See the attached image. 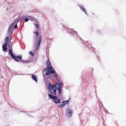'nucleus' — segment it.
I'll use <instances>...</instances> for the list:
<instances>
[{"instance_id": "nucleus-8", "label": "nucleus", "mask_w": 126, "mask_h": 126, "mask_svg": "<svg viewBox=\"0 0 126 126\" xmlns=\"http://www.w3.org/2000/svg\"><path fill=\"white\" fill-rule=\"evenodd\" d=\"M32 78L33 80L35 81L36 83L37 82V80L36 76L35 75H32Z\"/></svg>"}, {"instance_id": "nucleus-23", "label": "nucleus", "mask_w": 126, "mask_h": 126, "mask_svg": "<svg viewBox=\"0 0 126 126\" xmlns=\"http://www.w3.org/2000/svg\"><path fill=\"white\" fill-rule=\"evenodd\" d=\"M13 37V36L12 35V33L11 34V35L10 36V40H11V39Z\"/></svg>"}, {"instance_id": "nucleus-25", "label": "nucleus", "mask_w": 126, "mask_h": 126, "mask_svg": "<svg viewBox=\"0 0 126 126\" xmlns=\"http://www.w3.org/2000/svg\"><path fill=\"white\" fill-rule=\"evenodd\" d=\"M48 78L50 79H51V76H49L48 77Z\"/></svg>"}, {"instance_id": "nucleus-9", "label": "nucleus", "mask_w": 126, "mask_h": 126, "mask_svg": "<svg viewBox=\"0 0 126 126\" xmlns=\"http://www.w3.org/2000/svg\"><path fill=\"white\" fill-rule=\"evenodd\" d=\"M48 60L46 62V64L47 66H51L50 63L49 62V59L48 57Z\"/></svg>"}, {"instance_id": "nucleus-14", "label": "nucleus", "mask_w": 126, "mask_h": 126, "mask_svg": "<svg viewBox=\"0 0 126 126\" xmlns=\"http://www.w3.org/2000/svg\"><path fill=\"white\" fill-rule=\"evenodd\" d=\"M8 46L10 48H12V45L11 44V43H9L8 44Z\"/></svg>"}, {"instance_id": "nucleus-12", "label": "nucleus", "mask_w": 126, "mask_h": 126, "mask_svg": "<svg viewBox=\"0 0 126 126\" xmlns=\"http://www.w3.org/2000/svg\"><path fill=\"white\" fill-rule=\"evenodd\" d=\"M65 105V104L63 103V104L59 105L58 107L59 108H63Z\"/></svg>"}, {"instance_id": "nucleus-11", "label": "nucleus", "mask_w": 126, "mask_h": 126, "mask_svg": "<svg viewBox=\"0 0 126 126\" xmlns=\"http://www.w3.org/2000/svg\"><path fill=\"white\" fill-rule=\"evenodd\" d=\"M72 111L71 110H68V113L70 115V116H71L72 113Z\"/></svg>"}, {"instance_id": "nucleus-20", "label": "nucleus", "mask_w": 126, "mask_h": 126, "mask_svg": "<svg viewBox=\"0 0 126 126\" xmlns=\"http://www.w3.org/2000/svg\"><path fill=\"white\" fill-rule=\"evenodd\" d=\"M35 25L37 28H38L39 27V25L37 24H35Z\"/></svg>"}, {"instance_id": "nucleus-24", "label": "nucleus", "mask_w": 126, "mask_h": 126, "mask_svg": "<svg viewBox=\"0 0 126 126\" xmlns=\"http://www.w3.org/2000/svg\"><path fill=\"white\" fill-rule=\"evenodd\" d=\"M88 43V42H87V41H86V42H85V45L86 46H88V45H86V43Z\"/></svg>"}, {"instance_id": "nucleus-6", "label": "nucleus", "mask_w": 126, "mask_h": 126, "mask_svg": "<svg viewBox=\"0 0 126 126\" xmlns=\"http://www.w3.org/2000/svg\"><path fill=\"white\" fill-rule=\"evenodd\" d=\"M7 43H4L2 46L3 50L4 51H6L7 50Z\"/></svg>"}, {"instance_id": "nucleus-22", "label": "nucleus", "mask_w": 126, "mask_h": 126, "mask_svg": "<svg viewBox=\"0 0 126 126\" xmlns=\"http://www.w3.org/2000/svg\"><path fill=\"white\" fill-rule=\"evenodd\" d=\"M14 28L15 29H16V28H17V25H15L14 27Z\"/></svg>"}, {"instance_id": "nucleus-2", "label": "nucleus", "mask_w": 126, "mask_h": 126, "mask_svg": "<svg viewBox=\"0 0 126 126\" xmlns=\"http://www.w3.org/2000/svg\"><path fill=\"white\" fill-rule=\"evenodd\" d=\"M9 53L12 58L16 62H21L25 63L26 61L22 59V57L20 56H17V57L15 56L13 54V52L11 49H9Z\"/></svg>"}, {"instance_id": "nucleus-15", "label": "nucleus", "mask_w": 126, "mask_h": 126, "mask_svg": "<svg viewBox=\"0 0 126 126\" xmlns=\"http://www.w3.org/2000/svg\"><path fill=\"white\" fill-rule=\"evenodd\" d=\"M63 103L64 104H67L68 103V100L63 101Z\"/></svg>"}, {"instance_id": "nucleus-4", "label": "nucleus", "mask_w": 126, "mask_h": 126, "mask_svg": "<svg viewBox=\"0 0 126 126\" xmlns=\"http://www.w3.org/2000/svg\"><path fill=\"white\" fill-rule=\"evenodd\" d=\"M48 95L49 98L53 99V101L55 103L57 104L60 102V100L57 99V96L53 95L50 94H49Z\"/></svg>"}, {"instance_id": "nucleus-7", "label": "nucleus", "mask_w": 126, "mask_h": 126, "mask_svg": "<svg viewBox=\"0 0 126 126\" xmlns=\"http://www.w3.org/2000/svg\"><path fill=\"white\" fill-rule=\"evenodd\" d=\"M79 7L83 11L85 14H87V12L86 11L84 8V7L81 5H79Z\"/></svg>"}, {"instance_id": "nucleus-1", "label": "nucleus", "mask_w": 126, "mask_h": 126, "mask_svg": "<svg viewBox=\"0 0 126 126\" xmlns=\"http://www.w3.org/2000/svg\"><path fill=\"white\" fill-rule=\"evenodd\" d=\"M63 86V82H60L59 83H56V84L54 85L49 84V89L51 92V93L52 94L56 95V91L57 89L58 91L59 94H61L62 89Z\"/></svg>"}, {"instance_id": "nucleus-16", "label": "nucleus", "mask_w": 126, "mask_h": 126, "mask_svg": "<svg viewBox=\"0 0 126 126\" xmlns=\"http://www.w3.org/2000/svg\"><path fill=\"white\" fill-rule=\"evenodd\" d=\"M33 33L35 35L37 36H38L39 35V33L38 32H34Z\"/></svg>"}, {"instance_id": "nucleus-13", "label": "nucleus", "mask_w": 126, "mask_h": 126, "mask_svg": "<svg viewBox=\"0 0 126 126\" xmlns=\"http://www.w3.org/2000/svg\"><path fill=\"white\" fill-rule=\"evenodd\" d=\"M53 74L52 75L53 76H54L56 79H57L58 77V76L57 74L56 73H55H55H53Z\"/></svg>"}, {"instance_id": "nucleus-10", "label": "nucleus", "mask_w": 126, "mask_h": 126, "mask_svg": "<svg viewBox=\"0 0 126 126\" xmlns=\"http://www.w3.org/2000/svg\"><path fill=\"white\" fill-rule=\"evenodd\" d=\"M9 41V38L8 37H6L5 39V43H7V44L8 43Z\"/></svg>"}, {"instance_id": "nucleus-5", "label": "nucleus", "mask_w": 126, "mask_h": 126, "mask_svg": "<svg viewBox=\"0 0 126 126\" xmlns=\"http://www.w3.org/2000/svg\"><path fill=\"white\" fill-rule=\"evenodd\" d=\"M42 37L41 36H40L39 38V41L38 43V44L37 46V48H36V50H38L39 49V48L40 46V44L41 42Z\"/></svg>"}, {"instance_id": "nucleus-26", "label": "nucleus", "mask_w": 126, "mask_h": 126, "mask_svg": "<svg viewBox=\"0 0 126 126\" xmlns=\"http://www.w3.org/2000/svg\"><path fill=\"white\" fill-rule=\"evenodd\" d=\"M92 14H93V15H94V13H92Z\"/></svg>"}, {"instance_id": "nucleus-27", "label": "nucleus", "mask_w": 126, "mask_h": 126, "mask_svg": "<svg viewBox=\"0 0 126 126\" xmlns=\"http://www.w3.org/2000/svg\"><path fill=\"white\" fill-rule=\"evenodd\" d=\"M76 31H75V33H76Z\"/></svg>"}, {"instance_id": "nucleus-21", "label": "nucleus", "mask_w": 126, "mask_h": 126, "mask_svg": "<svg viewBox=\"0 0 126 126\" xmlns=\"http://www.w3.org/2000/svg\"><path fill=\"white\" fill-rule=\"evenodd\" d=\"M13 24H11V25L9 27V30H10L11 29V26H12V25Z\"/></svg>"}, {"instance_id": "nucleus-18", "label": "nucleus", "mask_w": 126, "mask_h": 126, "mask_svg": "<svg viewBox=\"0 0 126 126\" xmlns=\"http://www.w3.org/2000/svg\"><path fill=\"white\" fill-rule=\"evenodd\" d=\"M24 18L23 17H21L20 18V19L21 21H23L24 20Z\"/></svg>"}, {"instance_id": "nucleus-19", "label": "nucleus", "mask_w": 126, "mask_h": 126, "mask_svg": "<svg viewBox=\"0 0 126 126\" xmlns=\"http://www.w3.org/2000/svg\"><path fill=\"white\" fill-rule=\"evenodd\" d=\"M29 19L28 18H26L25 19V20L26 22H27Z\"/></svg>"}, {"instance_id": "nucleus-17", "label": "nucleus", "mask_w": 126, "mask_h": 126, "mask_svg": "<svg viewBox=\"0 0 126 126\" xmlns=\"http://www.w3.org/2000/svg\"><path fill=\"white\" fill-rule=\"evenodd\" d=\"M29 54L32 56H33L34 55V53L32 51H30L29 52Z\"/></svg>"}, {"instance_id": "nucleus-3", "label": "nucleus", "mask_w": 126, "mask_h": 126, "mask_svg": "<svg viewBox=\"0 0 126 126\" xmlns=\"http://www.w3.org/2000/svg\"><path fill=\"white\" fill-rule=\"evenodd\" d=\"M47 71L46 73V75H48L52 73H54L55 71L54 69L52 66H47L44 69V71Z\"/></svg>"}]
</instances>
